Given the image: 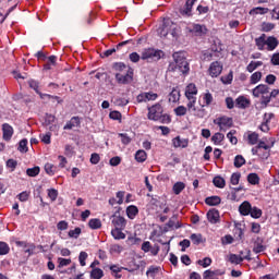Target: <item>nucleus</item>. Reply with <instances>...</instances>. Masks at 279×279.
<instances>
[{
	"mask_svg": "<svg viewBox=\"0 0 279 279\" xmlns=\"http://www.w3.org/2000/svg\"><path fill=\"white\" fill-rule=\"evenodd\" d=\"M252 210V204L250 202L245 201L243 202L239 207V213L243 215L244 217H247Z\"/></svg>",
	"mask_w": 279,
	"mask_h": 279,
	"instance_id": "obj_16",
	"label": "nucleus"
},
{
	"mask_svg": "<svg viewBox=\"0 0 279 279\" xmlns=\"http://www.w3.org/2000/svg\"><path fill=\"white\" fill-rule=\"evenodd\" d=\"M247 180L250 184H258V182H260V178H258V174L256 173H250Z\"/></svg>",
	"mask_w": 279,
	"mask_h": 279,
	"instance_id": "obj_47",
	"label": "nucleus"
},
{
	"mask_svg": "<svg viewBox=\"0 0 279 279\" xmlns=\"http://www.w3.org/2000/svg\"><path fill=\"white\" fill-rule=\"evenodd\" d=\"M111 226L113 229L125 230V226H128V220L121 214L116 213L111 216Z\"/></svg>",
	"mask_w": 279,
	"mask_h": 279,
	"instance_id": "obj_6",
	"label": "nucleus"
},
{
	"mask_svg": "<svg viewBox=\"0 0 279 279\" xmlns=\"http://www.w3.org/2000/svg\"><path fill=\"white\" fill-rule=\"evenodd\" d=\"M260 80H263L262 72H255L251 75V84H258Z\"/></svg>",
	"mask_w": 279,
	"mask_h": 279,
	"instance_id": "obj_38",
	"label": "nucleus"
},
{
	"mask_svg": "<svg viewBox=\"0 0 279 279\" xmlns=\"http://www.w3.org/2000/svg\"><path fill=\"white\" fill-rule=\"evenodd\" d=\"M253 252H255V254H260V252H265V245H263L262 243H254Z\"/></svg>",
	"mask_w": 279,
	"mask_h": 279,
	"instance_id": "obj_56",
	"label": "nucleus"
},
{
	"mask_svg": "<svg viewBox=\"0 0 279 279\" xmlns=\"http://www.w3.org/2000/svg\"><path fill=\"white\" fill-rule=\"evenodd\" d=\"M40 173V168L39 167H34V168H28L26 170V174L29 175V178H36Z\"/></svg>",
	"mask_w": 279,
	"mask_h": 279,
	"instance_id": "obj_41",
	"label": "nucleus"
},
{
	"mask_svg": "<svg viewBox=\"0 0 279 279\" xmlns=\"http://www.w3.org/2000/svg\"><path fill=\"white\" fill-rule=\"evenodd\" d=\"M58 263H59L58 265L59 268L68 267V265L71 263V259L59 257Z\"/></svg>",
	"mask_w": 279,
	"mask_h": 279,
	"instance_id": "obj_58",
	"label": "nucleus"
},
{
	"mask_svg": "<svg viewBox=\"0 0 279 279\" xmlns=\"http://www.w3.org/2000/svg\"><path fill=\"white\" fill-rule=\"evenodd\" d=\"M86 258H88V253L81 252L78 256L81 267H86Z\"/></svg>",
	"mask_w": 279,
	"mask_h": 279,
	"instance_id": "obj_49",
	"label": "nucleus"
},
{
	"mask_svg": "<svg viewBox=\"0 0 279 279\" xmlns=\"http://www.w3.org/2000/svg\"><path fill=\"white\" fill-rule=\"evenodd\" d=\"M81 234H82V229L78 227L75 228L74 230L69 231L70 239H78Z\"/></svg>",
	"mask_w": 279,
	"mask_h": 279,
	"instance_id": "obj_44",
	"label": "nucleus"
},
{
	"mask_svg": "<svg viewBox=\"0 0 279 279\" xmlns=\"http://www.w3.org/2000/svg\"><path fill=\"white\" fill-rule=\"evenodd\" d=\"M234 134H236V131H234V130H231L227 134V138H229L231 145H236L239 143V140L236 138V136H234Z\"/></svg>",
	"mask_w": 279,
	"mask_h": 279,
	"instance_id": "obj_42",
	"label": "nucleus"
},
{
	"mask_svg": "<svg viewBox=\"0 0 279 279\" xmlns=\"http://www.w3.org/2000/svg\"><path fill=\"white\" fill-rule=\"evenodd\" d=\"M187 108L184 106H179L174 109V113L177 114V117H184V114H186L187 112Z\"/></svg>",
	"mask_w": 279,
	"mask_h": 279,
	"instance_id": "obj_45",
	"label": "nucleus"
},
{
	"mask_svg": "<svg viewBox=\"0 0 279 279\" xmlns=\"http://www.w3.org/2000/svg\"><path fill=\"white\" fill-rule=\"evenodd\" d=\"M226 136L222 133H215L211 137V141L215 145H219Z\"/></svg>",
	"mask_w": 279,
	"mask_h": 279,
	"instance_id": "obj_36",
	"label": "nucleus"
},
{
	"mask_svg": "<svg viewBox=\"0 0 279 279\" xmlns=\"http://www.w3.org/2000/svg\"><path fill=\"white\" fill-rule=\"evenodd\" d=\"M271 16L272 19H275V21H279V8L276 7L272 11H271Z\"/></svg>",
	"mask_w": 279,
	"mask_h": 279,
	"instance_id": "obj_64",
	"label": "nucleus"
},
{
	"mask_svg": "<svg viewBox=\"0 0 279 279\" xmlns=\"http://www.w3.org/2000/svg\"><path fill=\"white\" fill-rule=\"evenodd\" d=\"M274 145H275L274 140H270V144H265V142H259L257 145V148L268 150V149H271V147H274Z\"/></svg>",
	"mask_w": 279,
	"mask_h": 279,
	"instance_id": "obj_46",
	"label": "nucleus"
},
{
	"mask_svg": "<svg viewBox=\"0 0 279 279\" xmlns=\"http://www.w3.org/2000/svg\"><path fill=\"white\" fill-rule=\"evenodd\" d=\"M241 180V173H233L231 175L230 182L233 186H236L239 184V181Z\"/></svg>",
	"mask_w": 279,
	"mask_h": 279,
	"instance_id": "obj_55",
	"label": "nucleus"
},
{
	"mask_svg": "<svg viewBox=\"0 0 279 279\" xmlns=\"http://www.w3.org/2000/svg\"><path fill=\"white\" fill-rule=\"evenodd\" d=\"M214 185L217 186V189H223L226 186V179L221 177H215L214 180Z\"/></svg>",
	"mask_w": 279,
	"mask_h": 279,
	"instance_id": "obj_29",
	"label": "nucleus"
},
{
	"mask_svg": "<svg viewBox=\"0 0 279 279\" xmlns=\"http://www.w3.org/2000/svg\"><path fill=\"white\" fill-rule=\"evenodd\" d=\"M162 112L163 109L160 104L148 107V119L150 121H159V123H171V118Z\"/></svg>",
	"mask_w": 279,
	"mask_h": 279,
	"instance_id": "obj_4",
	"label": "nucleus"
},
{
	"mask_svg": "<svg viewBox=\"0 0 279 279\" xmlns=\"http://www.w3.org/2000/svg\"><path fill=\"white\" fill-rule=\"evenodd\" d=\"M163 56L165 52H162V50L155 48H144L142 50V60H146L147 62H158V60H160Z\"/></svg>",
	"mask_w": 279,
	"mask_h": 279,
	"instance_id": "obj_5",
	"label": "nucleus"
},
{
	"mask_svg": "<svg viewBox=\"0 0 279 279\" xmlns=\"http://www.w3.org/2000/svg\"><path fill=\"white\" fill-rule=\"evenodd\" d=\"M223 71V65L219 61H215L210 64L208 73L210 77H219Z\"/></svg>",
	"mask_w": 279,
	"mask_h": 279,
	"instance_id": "obj_10",
	"label": "nucleus"
},
{
	"mask_svg": "<svg viewBox=\"0 0 279 279\" xmlns=\"http://www.w3.org/2000/svg\"><path fill=\"white\" fill-rule=\"evenodd\" d=\"M126 215L129 219H135L136 215H138V207L131 205L126 208Z\"/></svg>",
	"mask_w": 279,
	"mask_h": 279,
	"instance_id": "obj_23",
	"label": "nucleus"
},
{
	"mask_svg": "<svg viewBox=\"0 0 279 279\" xmlns=\"http://www.w3.org/2000/svg\"><path fill=\"white\" fill-rule=\"evenodd\" d=\"M73 128H80V118L73 117L66 124L63 126V130H73Z\"/></svg>",
	"mask_w": 279,
	"mask_h": 279,
	"instance_id": "obj_19",
	"label": "nucleus"
},
{
	"mask_svg": "<svg viewBox=\"0 0 279 279\" xmlns=\"http://www.w3.org/2000/svg\"><path fill=\"white\" fill-rule=\"evenodd\" d=\"M256 46L258 49L263 50L265 49V45H267V39L265 35H262L260 37L255 39Z\"/></svg>",
	"mask_w": 279,
	"mask_h": 279,
	"instance_id": "obj_32",
	"label": "nucleus"
},
{
	"mask_svg": "<svg viewBox=\"0 0 279 279\" xmlns=\"http://www.w3.org/2000/svg\"><path fill=\"white\" fill-rule=\"evenodd\" d=\"M207 206H219L221 204V197L219 196H209L205 199Z\"/></svg>",
	"mask_w": 279,
	"mask_h": 279,
	"instance_id": "obj_21",
	"label": "nucleus"
},
{
	"mask_svg": "<svg viewBox=\"0 0 279 279\" xmlns=\"http://www.w3.org/2000/svg\"><path fill=\"white\" fill-rule=\"evenodd\" d=\"M90 278L92 279H101V278H104V270H101L100 268H94L90 271Z\"/></svg>",
	"mask_w": 279,
	"mask_h": 279,
	"instance_id": "obj_31",
	"label": "nucleus"
},
{
	"mask_svg": "<svg viewBox=\"0 0 279 279\" xmlns=\"http://www.w3.org/2000/svg\"><path fill=\"white\" fill-rule=\"evenodd\" d=\"M243 165H245V158H243L241 155L235 156L234 167H236V169H241Z\"/></svg>",
	"mask_w": 279,
	"mask_h": 279,
	"instance_id": "obj_39",
	"label": "nucleus"
},
{
	"mask_svg": "<svg viewBox=\"0 0 279 279\" xmlns=\"http://www.w3.org/2000/svg\"><path fill=\"white\" fill-rule=\"evenodd\" d=\"M172 145L175 148H181L184 149L186 147H189V140L186 138H181L180 136H177L172 140Z\"/></svg>",
	"mask_w": 279,
	"mask_h": 279,
	"instance_id": "obj_13",
	"label": "nucleus"
},
{
	"mask_svg": "<svg viewBox=\"0 0 279 279\" xmlns=\"http://www.w3.org/2000/svg\"><path fill=\"white\" fill-rule=\"evenodd\" d=\"M235 105L238 108H247V106H250V101L245 97L241 96L235 100Z\"/></svg>",
	"mask_w": 279,
	"mask_h": 279,
	"instance_id": "obj_26",
	"label": "nucleus"
},
{
	"mask_svg": "<svg viewBox=\"0 0 279 279\" xmlns=\"http://www.w3.org/2000/svg\"><path fill=\"white\" fill-rule=\"evenodd\" d=\"M209 223H217L219 221V210L211 209L207 213Z\"/></svg>",
	"mask_w": 279,
	"mask_h": 279,
	"instance_id": "obj_18",
	"label": "nucleus"
},
{
	"mask_svg": "<svg viewBox=\"0 0 279 279\" xmlns=\"http://www.w3.org/2000/svg\"><path fill=\"white\" fill-rule=\"evenodd\" d=\"M17 199L20 202H27L29 199V193L27 191H24L17 195Z\"/></svg>",
	"mask_w": 279,
	"mask_h": 279,
	"instance_id": "obj_59",
	"label": "nucleus"
},
{
	"mask_svg": "<svg viewBox=\"0 0 279 279\" xmlns=\"http://www.w3.org/2000/svg\"><path fill=\"white\" fill-rule=\"evenodd\" d=\"M247 143H248V145H256V143H258V133L248 132L247 133Z\"/></svg>",
	"mask_w": 279,
	"mask_h": 279,
	"instance_id": "obj_24",
	"label": "nucleus"
},
{
	"mask_svg": "<svg viewBox=\"0 0 279 279\" xmlns=\"http://www.w3.org/2000/svg\"><path fill=\"white\" fill-rule=\"evenodd\" d=\"M121 252H123V246H121L119 244H112L110 246V253L111 254H121Z\"/></svg>",
	"mask_w": 279,
	"mask_h": 279,
	"instance_id": "obj_51",
	"label": "nucleus"
},
{
	"mask_svg": "<svg viewBox=\"0 0 279 279\" xmlns=\"http://www.w3.org/2000/svg\"><path fill=\"white\" fill-rule=\"evenodd\" d=\"M211 264H213V259H210L209 257H205L204 259L198 260V265L205 268L210 267Z\"/></svg>",
	"mask_w": 279,
	"mask_h": 279,
	"instance_id": "obj_57",
	"label": "nucleus"
},
{
	"mask_svg": "<svg viewBox=\"0 0 279 279\" xmlns=\"http://www.w3.org/2000/svg\"><path fill=\"white\" fill-rule=\"evenodd\" d=\"M45 171L46 173H48V175H53L56 173V166H53L52 163H46Z\"/></svg>",
	"mask_w": 279,
	"mask_h": 279,
	"instance_id": "obj_52",
	"label": "nucleus"
},
{
	"mask_svg": "<svg viewBox=\"0 0 279 279\" xmlns=\"http://www.w3.org/2000/svg\"><path fill=\"white\" fill-rule=\"evenodd\" d=\"M268 8L257 7L250 11V14H267Z\"/></svg>",
	"mask_w": 279,
	"mask_h": 279,
	"instance_id": "obj_40",
	"label": "nucleus"
},
{
	"mask_svg": "<svg viewBox=\"0 0 279 279\" xmlns=\"http://www.w3.org/2000/svg\"><path fill=\"white\" fill-rule=\"evenodd\" d=\"M17 165H19V162H16V160H14V159H9L7 161V167H8V169H11V171H14V169H16Z\"/></svg>",
	"mask_w": 279,
	"mask_h": 279,
	"instance_id": "obj_62",
	"label": "nucleus"
},
{
	"mask_svg": "<svg viewBox=\"0 0 279 279\" xmlns=\"http://www.w3.org/2000/svg\"><path fill=\"white\" fill-rule=\"evenodd\" d=\"M192 32H194V34H206V26L194 24Z\"/></svg>",
	"mask_w": 279,
	"mask_h": 279,
	"instance_id": "obj_43",
	"label": "nucleus"
},
{
	"mask_svg": "<svg viewBox=\"0 0 279 279\" xmlns=\"http://www.w3.org/2000/svg\"><path fill=\"white\" fill-rule=\"evenodd\" d=\"M28 86L33 88V90H35L37 95H39L40 99H45V97H47L48 99H57L58 104H60V98L58 96L53 97L49 94L40 93V90H38V82H36L35 80L28 81Z\"/></svg>",
	"mask_w": 279,
	"mask_h": 279,
	"instance_id": "obj_9",
	"label": "nucleus"
},
{
	"mask_svg": "<svg viewBox=\"0 0 279 279\" xmlns=\"http://www.w3.org/2000/svg\"><path fill=\"white\" fill-rule=\"evenodd\" d=\"M2 132H3V141H11L12 136L14 135V129L12 125L4 123L2 125Z\"/></svg>",
	"mask_w": 279,
	"mask_h": 279,
	"instance_id": "obj_11",
	"label": "nucleus"
},
{
	"mask_svg": "<svg viewBox=\"0 0 279 279\" xmlns=\"http://www.w3.org/2000/svg\"><path fill=\"white\" fill-rule=\"evenodd\" d=\"M203 99H204L205 106H210L213 104V94L210 93L204 94Z\"/></svg>",
	"mask_w": 279,
	"mask_h": 279,
	"instance_id": "obj_54",
	"label": "nucleus"
},
{
	"mask_svg": "<svg viewBox=\"0 0 279 279\" xmlns=\"http://www.w3.org/2000/svg\"><path fill=\"white\" fill-rule=\"evenodd\" d=\"M248 215H251L253 219H260V217H263V210H260V208L258 207H251V211Z\"/></svg>",
	"mask_w": 279,
	"mask_h": 279,
	"instance_id": "obj_25",
	"label": "nucleus"
},
{
	"mask_svg": "<svg viewBox=\"0 0 279 279\" xmlns=\"http://www.w3.org/2000/svg\"><path fill=\"white\" fill-rule=\"evenodd\" d=\"M279 95V90L278 89H274L269 95L267 96H263V104H269L271 101V97L276 98Z\"/></svg>",
	"mask_w": 279,
	"mask_h": 279,
	"instance_id": "obj_34",
	"label": "nucleus"
},
{
	"mask_svg": "<svg viewBox=\"0 0 279 279\" xmlns=\"http://www.w3.org/2000/svg\"><path fill=\"white\" fill-rule=\"evenodd\" d=\"M183 189H186V185L183 182H177L173 185L172 191H173L174 195H180L182 193Z\"/></svg>",
	"mask_w": 279,
	"mask_h": 279,
	"instance_id": "obj_28",
	"label": "nucleus"
},
{
	"mask_svg": "<svg viewBox=\"0 0 279 279\" xmlns=\"http://www.w3.org/2000/svg\"><path fill=\"white\" fill-rule=\"evenodd\" d=\"M48 197L51 199V202H56V199H58V190H49Z\"/></svg>",
	"mask_w": 279,
	"mask_h": 279,
	"instance_id": "obj_61",
	"label": "nucleus"
},
{
	"mask_svg": "<svg viewBox=\"0 0 279 279\" xmlns=\"http://www.w3.org/2000/svg\"><path fill=\"white\" fill-rule=\"evenodd\" d=\"M116 80L118 82V84H130V82H132V73H126V74H121V73H117L116 74Z\"/></svg>",
	"mask_w": 279,
	"mask_h": 279,
	"instance_id": "obj_14",
	"label": "nucleus"
},
{
	"mask_svg": "<svg viewBox=\"0 0 279 279\" xmlns=\"http://www.w3.org/2000/svg\"><path fill=\"white\" fill-rule=\"evenodd\" d=\"M160 38H168V40L175 41L180 38V27L178 24L171 22V20H165L162 25L157 29Z\"/></svg>",
	"mask_w": 279,
	"mask_h": 279,
	"instance_id": "obj_2",
	"label": "nucleus"
},
{
	"mask_svg": "<svg viewBox=\"0 0 279 279\" xmlns=\"http://www.w3.org/2000/svg\"><path fill=\"white\" fill-rule=\"evenodd\" d=\"M129 59L133 62V63H136V62H141L142 59V54H138V52H132L129 54Z\"/></svg>",
	"mask_w": 279,
	"mask_h": 279,
	"instance_id": "obj_50",
	"label": "nucleus"
},
{
	"mask_svg": "<svg viewBox=\"0 0 279 279\" xmlns=\"http://www.w3.org/2000/svg\"><path fill=\"white\" fill-rule=\"evenodd\" d=\"M88 226L92 230H99V228H101V220L97 218L90 219Z\"/></svg>",
	"mask_w": 279,
	"mask_h": 279,
	"instance_id": "obj_33",
	"label": "nucleus"
},
{
	"mask_svg": "<svg viewBox=\"0 0 279 279\" xmlns=\"http://www.w3.org/2000/svg\"><path fill=\"white\" fill-rule=\"evenodd\" d=\"M253 95L254 97H258L259 95H269V86L265 85V84H260L258 86H256L253 89Z\"/></svg>",
	"mask_w": 279,
	"mask_h": 279,
	"instance_id": "obj_12",
	"label": "nucleus"
},
{
	"mask_svg": "<svg viewBox=\"0 0 279 279\" xmlns=\"http://www.w3.org/2000/svg\"><path fill=\"white\" fill-rule=\"evenodd\" d=\"M215 125L220 128V132L226 131V128H230L233 123L232 118L222 116L214 120Z\"/></svg>",
	"mask_w": 279,
	"mask_h": 279,
	"instance_id": "obj_8",
	"label": "nucleus"
},
{
	"mask_svg": "<svg viewBox=\"0 0 279 279\" xmlns=\"http://www.w3.org/2000/svg\"><path fill=\"white\" fill-rule=\"evenodd\" d=\"M135 160L137 162H145L147 160V153H145V150H137L135 154Z\"/></svg>",
	"mask_w": 279,
	"mask_h": 279,
	"instance_id": "obj_30",
	"label": "nucleus"
},
{
	"mask_svg": "<svg viewBox=\"0 0 279 279\" xmlns=\"http://www.w3.org/2000/svg\"><path fill=\"white\" fill-rule=\"evenodd\" d=\"M168 101L170 104H178L180 101V89L179 88H173L171 93L168 96Z\"/></svg>",
	"mask_w": 279,
	"mask_h": 279,
	"instance_id": "obj_17",
	"label": "nucleus"
},
{
	"mask_svg": "<svg viewBox=\"0 0 279 279\" xmlns=\"http://www.w3.org/2000/svg\"><path fill=\"white\" fill-rule=\"evenodd\" d=\"M109 118L112 119L113 121H121V112H119V111H111L109 113Z\"/></svg>",
	"mask_w": 279,
	"mask_h": 279,
	"instance_id": "obj_60",
	"label": "nucleus"
},
{
	"mask_svg": "<svg viewBox=\"0 0 279 279\" xmlns=\"http://www.w3.org/2000/svg\"><path fill=\"white\" fill-rule=\"evenodd\" d=\"M185 97L189 101V112H193V114L198 117V119H204L206 117V110L195 108V104H197V86H195V84L190 83L185 87Z\"/></svg>",
	"mask_w": 279,
	"mask_h": 279,
	"instance_id": "obj_1",
	"label": "nucleus"
},
{
	"mask_svg": "<svg viewBox=\"0 0 279 279\" xmlns=\"http://www.w3.org/2000/svg\"><path fill=\"white\" fill-rule=\"evenodd\" d=\"M192 243H194V245H199V243H202V234L199 233H193L191 236H190Z\"/></svg>",
	"mask_w": 279,
	"mask_h": 279,
	"instance_id": "obj_48",
	"label": "nucleus"
},
{
	"mask_svg": "<svg viewBox=\"0 0 279 279\" xmlns=\"http://www.w3.org/2000/svg\"><path fill=\"white\" fill-rule=\"evenodd\" d=\"M169 228L178 230L180 228V225H178V219L173 217L171 220L168 222Z\"/></svg>",
	"mask_w": 279,
	"mask_h": 279,
	"instance_id": "obj_63",
	"label": "nucleus"
},
{
	"mask_svg": "<svg viewBox=\"0 0 279 279\" xmlns=\"http://www.w3.org/2000/svg\"><path fill=\"white\" fill-rule=\"evenodd\" d=\"M266 46L268 51H274L278 47V39L276 37H268L266 39Z\"/></svg>",
	"mask_w": 279,
	"mask_h": 279,
	"instance_id": "obj_20",
	"label": "nucleus"
},
{
	"mask_svg": "<svg viewBox=\"0 0 279 279\" xmlns=\"http://www.w3.org/2000/svg\"><path fill=\"white\" fill-rule=\"evenodd\" d=\"M17 149L19 151H21V154H27V151L29 150L27 148V138L20 141Z\"/></svg>",
	"mask_w": 279,
	"mask_h": 279,
	"instance_id": "obj_35",
	"label": "nucleus"
},
{
	"mask_svg": "<svg viewBox=\"0 0 279 279\" xmlns=\"http://www.w3.org/2000/svg\"><path fill=\"white\" fill-rule=\"evenodd\" d=\"M229 260L232 263V265H241V263H243V256L236 255V254H230Z\"/></svg>",
	"mask_w": 279,
	"mask_h": 279,
	"instance_id": "obj_27",
	"label": "nucleus"
},
{
	"mask_svg": "<svg viewBox=\"0 0 279 279\" xmlns=\"http://www.w3.org/2000/svg\"><path fill=\"white\" fill-rule=\"evenodd\" d=\"M195 1L197 0H186L184 9H181V14L183 16H191V12L193 10V5H195Z\"/></svg>",
	"mask_w": 279,
	"mask_h": 279,
	"instance_id": "obj_15",
	"label": "nucleus"
},
{
	"mask_svg": "<svg viewBox=\"0 0 279 279\" xmlns=\"http://www.w3.org/2000/svg\"><path fill=\"white\" fill-rule=\"evenodd\" d=\"M111 236H113V239H116V241H121V240L125 239V233H123V229H112Z\"/></svg>",
	"mask_w": 279,
	"mask_h": 279,
	"instance_id": "obj_22",
	"label": "nucleus"
},
{
	"mask_svg": "<svg viewBox=\"0 0 279 279\" xmlns=\"http://www.w3.org/2000/svg\"><path fill=\"white\" fill-rule=\"evenodd\" d=\"M160 268L150 266L148 270L146 271V276H149L150 278H155L156 274H158Z\"/></svg>",
	"mask_w": 279,
	"mask_h": 279,
	"instance_id": "obj_53",
	"label": "nucleus"
},
{
	"mask_svg": "<svg viewBox=\"0 0 279 279\" xmlns=\"http://www.w3.org/2000/svg\"><path fill=\"white\" fill-rule=\"evenodd\" d=\"M158 94L154 92H143L136 97L137 104H147V101H156Z\"/></svg>",
	"mask_w": 279,
	"mask_h": 279,
	"instance_id": "obj_7",
	"label": "nucleus"
},
{
	"mask_svg": "<svg viewBox=\"0 0 279 279\" xmlns=\"http://www.w3.org/2000/svg\"><path fill=\"white\" fill-rule=\"evenodd\" d=\"M173 61L169 64V71H178L179 73H189V61L183 52H174L172 54Z\"/></svg>",
	"mask_w": 279,
	"mask_h": 279,
	"instance_id": "obj_3",
	"label": "nucleus"
},
{
	"mask_svg": "<svg viewBox=\"0 0 279 279\" xmlns=\"http://www.w3.org/2000/svg\"><path fill=\"white\" fill-rule=\"evenodd\" d=\"M5 254H10V245L5 242H0V256H5Z\"/></svg>",
	"mask_w": 279,
	"mask_h": 279,
	"instance_id": "obj_37",
	"label": "nucleus"
}]
</instances>
